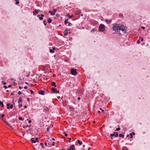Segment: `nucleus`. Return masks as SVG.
Segmentation results:
<instances>
[{
    "label": "nucleus",
    "instance_id": "53",
    "mask_svg": "<svg viewBox=\"0 0 150 150\" xmlns=\"http://www.w3.org/2000/svg\"><path fill=\"white\" fill-rule=\"evenodd\" d=\"M5 79V78L4 77H2L1 78V79L2 80H4Z\"/></svg>",
    "mask_w": 150,
    "mask_h": 150
},
{
    "label": "nucleus",
    "instance_id": "26",
    "mask_svg": "<svg viewBox=\"0 0 150 150\" xmlns=\"http://www.w3.org/2000/svg\"><path fill=\"white\" fill-rule=\"evenodd\" d=\"M68 21V19H67L65 20L64 23L65 25H66L67 23H68V22H67Z\"/></svg>",
    "mask_w": 150,
    "mask_h": 150
},
{
    "label": "nucleus",
    "instance_id": "33",
    "mask_svg": "<svg viewBox=\"0 0 150 150\" xmlns=\"http://www.w3.org/2000/svg\"><path fill=\"white\" fill-rule=\"evenodd\" d=\"M18 119L19 120H23V119H22V118L21 117H18Z\"/></svg>",
    "mask_w": 150,
    "mask_h": 150
},
{
    "label": "nucleus",
    "instance_id": "45",
    "mask_svg": "<svg viewBox=\"0 0 150 150\" xmlns=\"http://www.w3.org/2000/svg\"><path fill=\"white\" fill-rule=\"evenodd\" d=\"M62 104L64 106H66V104L65 102H63L62 103Z\"/></svg>",
    "mask_w": 150,
    "mask_h": 150
},
{
    "label": "nucleus",
    "instance_id": "32",
    "mask_svg": "<svg viewBox=\"0 0 150 150\" xmlns=\"http://www.w3.org/2000/svg\"><path fill=\"white\" fill-rule=\"evenodd\" d=\"M40 144L42 146V148H44L43 144L42 143H40Z\"/></svg>",
    "mask_w": 150,
    "mask_h": 150
},
{
    "label": "nucleus",
    "instance_id": "4",
    "mask_svg": "<svg viewBox=\"0 0 150 150\" xmlns=\"http://www.w3.org/2000/svg\"><path fill=\"white\" fill-rule=\"evenodd\" d=\"M71 73L72 75H75L77 74V72L76 70L74 69H71Z\"/></svg>",
    "mask_w": 150,
    "mask_h": 150
},
{
    "label": "nucleus",
    "instance_id": "39",
    "mask_svg": "<svg viewBox=\"0 0 150 150\" xmlns=\"http://www.w3.org/2000/svg\"><path fill=\"white\" fill-rule=\"evenodd\" d=\"M13 108V105H11L10 106L9 108L12 109Z\"/></svg>",
    "mask_w": 150,
    "mask_h": 150
},
{
    "label": "nucleus",
    "instance_id": "54",
    "mask_svg": "<svg viewBox=\"0 0 150 150\" xmlns=\"http://www.w3.org/2000/svg\"><path fill=\"white\" fill-rule=\"evenodd\" d=\"M4 116H5L4 115V114H3L1 115V117L3 118Z\"/></svg>",
    "mask_w": 150,
    "mask_h": 150
},
{
    "label": "nucleus",
    "instance_id": "31",
    "mask_svg": "<svg viewBox=\"0 0 150 150\" xmlns=\"http://www.w3.org/2000/svg\"><path fill=\"white\" fill-rule=\"evenodd\" d=\"M120 127H118V128H117L116 129V130H115V131H119V130H120Z\"/></svg>",
    "mask_w": 150,
    "mask_h": 150
},
{
    "label": "nucleus",
    "instance_id": "40",
    "mask_svg": "<svg viewBox=\"0 0 150 150\" xmlns=\"http://www.w3.org/2000/svg\"><path fill=\"white\" fill-rule=\"evenodd\" d=\"M19 3V1H16V4L17 5Z\"/></svg>",
    "mask_w": 150,
    "mask_h": 150
},
{
    "label": "nucleus",
    "instance_id": "7",
    "mask_svg": "<svg viewBox=\"0 0 150 150\" xmlns=\"http://www.w3.org/2000/svg\"><path fill=\"white\" fill-rule=\"evenodd\" d=\"M75 146L74 145H72L70 146V149L71 150H75V149L74 148Z\"/></svg>",
    "mask_w": 150,
    "mask_h": 150
},
{
    "label": "nucleus",
    "instance_id": "55",
    "mask_svg": "<svg viewBox=\"0 0 150 150\" xmlns=\"http://www.w3.org/2000/svg\"><path fill=\"white\" fill-rule=\"evenodd\" d=\"M30 92L31 93H32V94L33 93H34L33 92L32 90H30Z\"/></svg>",
    "mask_w": 150,
    "mask_h": 150
},
{
    "label": "nucleus",
    "instance_id": "47",
    "mask_svg": "<svg viewBox=\"0 0 150 150\" xmlns=\"http://www.w3.org/2000/svg\"><path fill=\"white\" fill-rule=\"evenodd\" d=\"M49 130H50V128H49V127H48L47 129V132H48L49 131Z\"/></svg>",
    "mask_w": 150,
    "mask_h": 150
},
{
    "label": "nucleus",
    "instance_id": "8",
    "mask_svg": "<svg viewBox=\"0 0 150 150\" xmlns=\"http://www.w3.org/2000/svg\"><path fill=\"white\" fill-rule=\"evenodd\" d=\"M40 11L39 10L35 9L33 11V14L34 15L38 13Z\"/></svg>",
    "mask_w": 150,
    "mask_h": 150
},
{
    "label": "nucleus",
    "instance_id": "38",
    "mask_svg": "<svg viewBox=\"0 0 150 150\" xmlns=\"http://www.w3.org/2000/svg\"><path fill=\"white\" fill-rule=\"evenodd\" d=\"M110 136L111 137H112L114 136V133L113 134H110Z\"/></svg>",
    "mask_w": 150,
    "mask_h": 150
},
{
    "label": "nucleus",
    "instance_id": "37",
    "mask_svg": "<svg viewBox=\"0 0 150 150\" xmlns=\"http://www.w3.org/2000/svg\"><path fill=\"white\" fill-rule=\"evenodd\" d=\"M95 30H96V29H92V30H91V33H92V32H93V31H95Z\"/></svg>",
    "mask_w": 150,
    "mask_h": 150
},
{
    "label": "nucleus",
    "instance_id": "9",
    "mask_svg": "<svg viewBox=\"0 0 150 150\" xmlns=\"http://www.w3.org/2000/svg\"><path fill=\"white\" fill-rule=\"evenodd\" d=\"M105 21L108 24H110L112 22V21L110 19H106Z\"/></svg>",
    "mask_w": 150,
    "mask_h": 150
},
{
    "label": "nucleus",
    "instance_id": "50",
    "mask_svg": "<svg viewBox=\"0 0 150 150\" xmlns=\"http://www.w3.org/2000/svg\"><path fill=\"white\" fill-rule=\"evenodd\" d=\"M52 142H48V145H51V144H52V143H51Z\"/></svg>",
    "mask_w": 150,
    "mask_h": 150
},
{
    "label": "nucleus",
    "instance_id": "11",
    "mask_svg": "<svg viewBox=\"0 0 150 150\" xmlns=\"http://www.w3.org/2000/svg\"><path fill=\"white\" fill-rule=\"evenodd\" d=\"M31 142L32 143H35V139L34 138H31Z\"/></svg>",
    "mask_w": 150,
    "mask_h": 150
},
{
    "label": "nucleus",
    "instance_id": "21",
    "mask_svg": "<svg viewBox=\"0 0 150 150\" xmlns=\"http://www.w3.org/2000/svg\"><path fill=\"white\" fill-rule=\"evenodd\" d=\"M114 136L115 137H117L118 136V133L117 132H114Z\"/></svg>",
    "mask_w": 150,
    "mask_h": 150
},
{
    "label": "nucleus",
    "instance_id": "29",
    "mask_svg": "<svg viewBox=\"0 0 150 150\" xmlns=\"http://www.w3.org/2000/svg\"><path fill=\"white\" fill-rule=\"evenodd\" d=\"M43 23H44V25L46 26L47 25V23L46 22V21L45 20L43 21Z\"/></svg>",
    "mask_w": 150,
    "mask_h": 150
},
{
    "label": "nucleus",
    "instance_id": "15",
    "mask_svg": "<svg viewBox=\"0 0 150 150\" xmlns=\"http://www.w3.org/2000/svg\"><path fill=\"white\" fill-rule=\"evenodd\" d=\"M66 16H68L69 18H72V17L73 16V15L72 14L71 16H69V13H68V14H67Z\"/></svg>",
    "mask_w": 150,
    "mask_h": 150
},
{
    "label": "nucleus",
    "instance_id": "6",
    "mask_svg": "<svg viewBox=\"0 0 150 150\" xmlns=\"http://www.w3.org/2000/svg\"><path fill=\"white\" fill-rule=\"evenodd\" d=\"M39 94L41 95H44L45 93V92L43 91L40 90L38 91Z\"/></svg>",
    "mask_w": 150,
    "mask_h": 150
},
{
    "label": "nucleus",
    "instance_id": "28",
    "mask_svg": "<svg viewBox=\"0 0 150 150\" xmlns=\"http://www.w3.org/2000/svg\"><path fill=\"white\" fill-rule=\"evenodd\" d=\"M6 125H8L10 127H11L10 124L8 122H7L6 123Z\"/></svg>",
    "mask_w": 150,
    "mask_h": 150
},
{
    "label": "nucleus",
    "instance_id": "62",
    "mask_svg": "<svg viewBox=\"0 0 150 150\" xmlns=\"http://www.w3.org/2000/svg\"><path fill=\"white\" fill-rule=\"evenodd\" d=\"M19 88L20 89H22V87H21V86H19Z\"/></svg>",
    "mask_w": 150,
    "mask_h": 150
},
{
    "label": "nucleus",
    "instance_id": "59",
    "mask_svg": "<svg viewBox=\"0 0 150 150\" xmlns=\"http://www.w3.org/2000/svg\"><path fill=\"white\" fill-rule=\"evenodd\" d=\"M100 110H101V111L103 112H104V110H103V109H102L101 108H100Z\"/></svg>",
    "mask_w": 150,
    "mask_h": 150
},
{
    "label": "nucleus",
    "instance_id": "48",
    "mask_svg": "<svg viewBox=\"0 0 150 150\" xmlns=\"http://www.w3.org/2000/svg\"><path fill=\"white\" fill-rule=\"evenodd\" d=\"M2 83L4 85H5L6 84V83L5 82H4L3 81H2Z\"/></svg>",
    "mask_w": 150,
    "mask_h": 150
},
{
    "label": "nucleus",
    "instance_id": "18",
    "mask_svg": "<svg viewBox=\"0 0 150 150\" xmlns=\"http://www.w3.org/2000/svg\"><path fill=\"white\" fill-rule=\"evenodd\" d=\"M48 13H49L51 14L52 15H54L55 14V13H53V12H52L51 11H49Z\"/></svg>",
    "mask_w": 150,
    "mask_h": 150
},
{
    "label": "nucleus",
    "instance_id": "46",
    "mask_svg": "<svg viewBox=\"0 0 150 150\" xmlns=\"http://www.w3.org/2000/svg\"><path fill=\"white\" fill-rule=\"evenodd\" d=\"M3 87L5 89H7L8 87L6 86H4Z\"/></svg>",
    "mask_w": 150,
    "mask_h": 150
},
{
    "label": "nucleus",
    "instance_id": "52",
    "mask_svg": "<svg viewBox=\"0 0 150 150\" xmlns=\"http://www.w3.org/2000/svg\"><path fill=\"white\" fill-rule=\"evenodd\" d=\"M24 88L25 89H27V88H28V87H27V86H25L24 87Z\"/></svg>",
    "mask_w": 150,
    "mask_h": 150
},
{
    "label": "nucleus",
    "instance_id": "25",
    "mask_svg": "<svg viewBox=\"0 0 150 150\" xmlns=\"http://www.w3.org/2000/svg\"><path fill=\"white\" fill-rule=\"evenodd\" d=\"M122 150H128V149L126 147L124 146L122 147Z\"/></svg>",
    "mask_w": 150,
    "mask_h": 150
},
{
    "label": "nucleus",
    "instance_id": "10",
    "mask_svg": "<svg viewBox=\"0 0 150 150\" xmlns=\"http://www.w3.org/2000/svg\"><path fill=\"white\" fill-rule=\"evenodd\" d=\"M76 143H77L79 144V145H81L82 144V142H81L79 140H77L76 142Z\"/></svg>",
    "mask_w": 150,
    "mask_h": 150
},
{
    "label": "nucleus",
    "instance_id": "13",
    "mask_svg": "<svg viewBox=\"0 0 150 150\" xmlns=\"http://www.w3.org/2000/svg\"><path fill=\"white\" fill-rule=\"evenodd\" d=\"M55 49V47H53L52 49H50V52H51V53H54V50Z\"/></svg>",
    "mask_w": 150,
    "mask_h": 150
},
{
    "label": "nucleus",
    "instance_id": "2",
    "mask_svg": "<svg viewBox=\"0 0 150 150\" xmlns=\"http://www.w3.org/2000/svg\"><path fill=\"white\" fill-rule=\"evenodd\" d=\"M98 30L100 31L103 32L105 30V25L103 24H101L99 27Z\"/></svg>",
    "mask_w": 150,
    "mask_h": 150
},
{
    "label": "nucleus",
    "instance_id": "16",
    "mask_svg": "<svg viewBox=\"0 0 150 150\" xmlns=\"http://www.w3.org/2000/svg\"><path fill=\"white\" fill-rule=\"evenodd\" d=\"M52 86H54V87H56V83L55 82L53 81L52 83Z\"/></svg>",
    "mask_w": 150,
    "mask_h": 150
},
{
    "label": "nucleus",
    "instance_id": "42",
    "mask_svg": "<svg viewBox=\"0 0 150 150\" xmlns=\"http://www.w3.org/2000/svg\"><path fill=\"white\" fill-rule=\"evenodd\" d=\"M140 40L141 42H142L143 41L144 39L142 38H140Z\"/></svg>",
    "mask_w": 150,
    "mask_h": 150
},
{
    "label": "nucleus",
    "instance_id": "19",
    "mask_svg": "<svg viewBox=\"0 0 150 150\" xmlns=\"http://www.w3.org/2000/svg\"><path fill=\"white\" fill-rule=\"evenodd\" d=\"M44 109L46 111L48 112L49 111V108L47 106L44 107Z\"/></svg>",
    "mask_w": 150,
    "mask_h": 150
},
{
    "label": "nucleus",
    "instance_id": "27",
    "mask_svg": "<svg viewBox=\"0 0 150 150\" xmlns=\"http://www.w3.org/2000/svg\"><path fill=\"white\" fill-rule=\"evenodd\" d=\"M38 16H39V20H42V19H43V18H42V17H40V15H38Z\"/></svg>",
    "mask_w": 150,
    "mask_h": 150
},
{
    "label": "nucleus",
    "instance_id": "3",
    "mask_svg": "<svg viewBox=\"0 0 150 150\" xmlns=\"http://www.w3.org/2000/svg\"><path fill=\"white\" fill-rule=\"evenodd\" d=\"M120 31L121 30L123 33H125V27L123 24H120Z\"/></svg>",
    "mask_w": 150,
    "mask_h": 150
},
{
    "label": "nucleus",
    "instance_id": "61",
    "mask_svg": "<svg viewBox=\"0 0 150 150\" xmlns=\"http://www.w3.org/2000/svg\"><path fill=\"white\" fill-rule=\"evenodd\" d=\"M141 28H142L143 29H144L145 28L143 26H142L141 27Z\"/></svg>",
    "mask_w": 150,
    "mask_h": 150
},
{
    "label": "nucleus",
    "instance_id": "35",
    "mask_svg": "<svg viewBox=\"0 0 150 150\" xmlns=\"http://www.w3.org/2000/svg\"><path fill=\"white\" fill-rule=\"evenodd\" d=\"M22 106L21 104H19L18 105V107L19 108H20Z\"/></svg>",
    "mask_w": 150,
    "mask_h": 150
},
{
    "label": "nucleus",
    "instance_id": "36",
    "mask_svg": "<svg viewBox=\"0 0 150 150\" xmlns=\"http://www.w3.org/2000/svg\"><path fill=\"white\" fill-rule=\"evenodd\" d=\"M53 13H55L57 11V9H54L53 10Z\"/></svg>",
    "mask_w": 150,
    "mask_h": 150
},
{
    "label": "nucleus",
    "instance_id": "51",
    "mask_svg": "<svg viewBox=\"0 0 150 150\" xmlns=\"http://www.w3.org/2000/svg\"><path fill=\"white\" fill-rule=\"evenodd\" d=\"M119 16L121 17H122L123 16L122 15V14H120L119 15Z\"/></svg>",
    "mask_w": 150,
    "mask_h": 150
},
{
    "label": "nucleus",
    "instance_id": "30",
    "mask_svg": "<svg viewBox=\"0 0 150 150\" xmlns=\"http://www.w3.org/2000/svg\"><path fill=\"white\" fill-rule=\"evenodd\" d=\"M39 141L38 139V137H36L35 139V142H38Z\"/></svg>",
    "mask_w": 150,
    "mask_h": 150
},
{
    "label": "nucleus",
    "instance_id": "1",
    "mask_svg": "<svg viewBox=\"0 0 150 150\" xmlns=\"http://www.w3.org/2000/svg\"><path fill=\"white\" fill-rule=\"evenodd\" d=\"M120 24H113V26L111 28L112 31H114L115 33L117 34H119V35H121L120 33Z\"/></svg>",
    "mask_w": 150,
    "mask_h": 150
},
{
    "label": "nucleus",
    "instance_id": "5",
    "mask_svg": "<svg viewBox=\"0 0 150 150\" xmlns=\"http://www.w3.org/2000/svg\"><path fill=\"white\" fill-rule=\"evenodd\" d=\"M51 90L53 91V92L56 93H59V91H58L57 90V89L55 88L54 87H52L51 88Z\"/></svg>",
    "mask_w": 150,
    "mask_h": 150
},
{
    "label": "nucleus",
    "instance_id": "24",
    "mask_svg": "<svg viewBox=\"0 0 150 150\" xmlns=\"http://www.w3.org/2000/svg\"><path fill=\"white\" fill-rule=\"evenodd\" d=\"M10 105V103H8L7 104H6L7 108L8 109L9 108Z\"/></svg>",
    "mask_w": 150,
    "mask_h": 150
},
{
    "label": "nucleus",
    "instance_id": "41",
    "mask_svg": "<svg viewBox=\"0 0 150 150\" xmlns=\"http://www.w3.org/2000/svg\"><path fill=\"white\" fill-rule=\"evenodd\" d=\"M137 43L138 44H139L140 43V40H138L137 41Z\"/></svg>",
    "mask_w": 150,
    "mask_h": 150
},
{
    "label": "nucleus",
    "instance_id": "43",
    "mask_svg": "<svg viewBox=\"0 0 150 150\" xmlns=\"http://www.w3.org/2000/svg\"><path fill=\"white\" fill-rule=\"evenodd\" d=\"M22 93L21 91H18V94L19 95H20Z\"/></svg>",
    "mask_w": 150,
    "mask_h": 150
},
{
    "label": "nucleus",
    "instance_id": "34",
    "mask_svg": "<svg viewBox=\"0 0 150 150\" xmlns=\"http://www.w3.org/2000/svg\"><path fill=\"white\" fill-rule=\"evenodd\" d=\"M68 26H71L72 25V24L70 22H68Z\"/></svg>",
    "mask_w": 150,
    "mask_h": 150
},
{
    "label": "nucleus",
    "instance_id": "58",
    "mask_svg": "<svg viewBox=\"0 0 150 150\" xmlns=\"http://www.w3.org/2000/svg\"><path fill=\"white\" fill-rule=\"evenodd\" d=\"M40 16H41V17H42V18L44 16V15L43 14H41Z\"/></svg>",
    "mask_w": 150,
    "mask_h": 150
},
{
    "label": "nucleus",
    "instance_id": "60",
    "mask_svg": "<svg viewBox=\"0 0 150 150\" xmlns=\"http://www.w3.org/2000/svg\"><path fill=\"white\" fill-rule=\"evenodd\" d=\"M29 123H30L31 122V120H29L28 122Z\"/></svg>",
    "mask_w": 150,
    "mask_h": 150
},
{
    "label": "nucleus",
    "instance_id": "64",
    "mask_svg": "<svg viewBox=\"0 0 150 150\" xmlns=\"http://www.w3.org/2000/svg\"><path fill=\"white\" fill-rule=\"evenodd\" d=\"M69 41H71L72 40V38H69Z\"/></svg>",
    "mask_w": 150,
    "mask_h": 150
},
{
    "label": "nucleus",
    "instance_id": "14",
    "mask_svg": "<svg viewBox=\"0 0 150 150\" xmlns=\"http://www.w3.org/2000/svg\"><path fill=\"white\" fill-rule=\"evenodd\" d=\"M22 98L21 97H20L18 101V103H22Z\"/></svg>",
    "mask_w": 150,
    "mask_h": 150
},
{
    "label": "nucleus",
    "instance_id": "57",
    "mask_svg": "<svg viewBox=\"0 0 150 150\" xmlns=\"http://www.w3.org/2000/svg\"><path fill=\"white\" fill-rule=\"evenodd\" d=\"M30 126H31V125H26L25 127H30Z\"/></svg>",
    "mask_w": 150,
    "mask_h": 150
},
{
    "label": "nucleus",
    "instance_id": "20",
    "mask_svg": "<svg viewBox=\"0 0 150 150\" xmlns=\"http://www.w3.org/2000/svg\"><path fill=\"white\" fill-rule=\"evenodd\" d=\"M47 19L48 22L49 23H51L52 20L51 19L49 18H48Z\"/></svg>",
    "mask_w": 150,
    "mask_h": 150
},
{
    "label": "nucleus",
    "instance_id": "12",
    "mask_svg": "<svg viewBox=\"0 0 150 150\" xmlns=\"http://www.w3.org/2000/svg\"><path fill=\"white\" fill-rule=\"evenodd\" d=\"M135 133L134 132H133L131 133L130 134V138H133V135H135Z\"/></svg>",
    "mask_w": 150,
    "mask_h": 150
},
{
    "label": "nucleus",
    "instance_id": "17",
    "mask_svg": "<svg viewBox=\"0 0 150 150\" xmlns=\"http://www.w3.org/2000/svg\"><path fill=\"white\" fill-rule=\"evenodd\" d=\"M68 30L67 29H66L65 30V33L64 34V35H67L68 34Z\"/></svg>",
    "mask_w": 150,
    "mask_h": 150
},
{
    "label": "nucleus",
    "instance_id": "22",
    "mask_svg": "<svg viewBox=\"0 0 150 150\" xmlns=\"http://www.w3.org/2000/svg\"><path fill=\"white\" fill-rule=\"evenodd\" d=\"M0 106H1L2 107H4V105L3 104V103L1 101L0 102Z\"/></svg>",
    "mask_w": 150,
    "mask_h": 150
},
{
    "label": "nucleus",
    "instance_id": "49",
    "mask_svg": "<svg viewBox=\"0 0 150 150\" xmlns=\"http://www.w3.org/2000/svg\"><path fill=\"white\" fill-rule=\"evenodd\" d=\"M64 134L66 136H67V134L66 133V132H64Z\"/></svg>",
    "mask_w": 150,
    "mask_h": 150
},
{
    "label": "nucleus",
    "instance_id": "63",
    "mask_svg": "<svg viewBox=\"0 0 150 150\" xmlns=\"http://www.w3.org/2000/svg\"><path fill=\"white\" fill-rule=\"evenodd\" d=\"M27 100L28 101H29V100H30V99L29 98H27Z\"/></svg>",
    "mask_w": 150,
    "mask_h": 150
},
{
    "label": "nucleus",
    "instance_id": "23",
    "mask_svg": "<svg viewBox=\"0 0 150 150\" xmlns=\"http://www.w3.org/2000/svg\"><path fill=\"white\" fill-rule=\"evenodd\" d=\"M119 136L120 137H122V138H124V135L122 134H119Z\"/></svg>",
    "mask_w": 150,
    "mask_h": 150
},
{
    "label": "nucleus",
    "instance_id": "44",
    "mask_svg": "<svg viewBox=\"0 0 150 150\" xmlns=\"http://www.w3.org/2000/svg\"><path fill=\"white\" fill-rule=\"evenodd\" d=\"M55 142H53L51 144V145H52V146H54V144H55Z\"/></svg>",
    "mask_w": 150,
    "mask_h": 150
},
{
    "label": "nucleus",
    "instance_id": "56",
    "mask_svg": "<svg viewBox=\"0 0 150 150\" xmlns=\"http://www.w3.org/2000/svg\"><path fill=\"white\" fill-rule=\"evenodd\" d=\"M53 125H50V126L49 127V128H52V127H53Z\"/></svg>",
    "mask_w": 150,
    "mask_h": 150
}]
</instances>
